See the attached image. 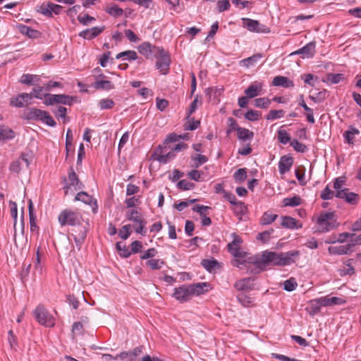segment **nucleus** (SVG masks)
I'll return each instance as SVG.
<instances>
[{"mask_svg":"<svg viewBox=\"0 0 361 361\" xmlns=\"http://www.w3.org/2000/svg\"><path fill=\"white\" fill-rule=\"evenodd\" d=\"M177 187L179 189L183 190H189L193 189L195 187V185H194V183H190L188 180L183 179V180L178 181V183L177 184Z\"/></svg>","mask_w":361,"mask_h":361,"instance_id":"nucleus-59","label":"nucleus"},{"mask_svg":"<svg viewBox=\"0 0 361 361\" xmlns=\"http://www.w3.org/2000/svg\"><path fill=\"white\" fill-rule=\"evenodd\" d=\"M272 85L274 86L283 87L286 88L293 87L294 83L285 76H276L274 78Z\"/></svg>","mask_w":361,"mask_h":361,"instance_id":"nucleus-23","label":"nucleus"},{"mask_svg":"<svg viewBox=\"0 0 361 361\" xmlns=\"http://www.w3.org/2000/svg\"><path fill=\"white\" fill-rule=\"evenodd\" d=\"M271 104V100L266 97L257 98L255 100L256 107L267 109Z\"/></svg>","mask_w":361,"mask_h":361,"instance_id":"nucleus-53","label":"nucleus"},{"mask_svg":"<svg viewBox=\"0 0 361 361\" xmlns=\"http://www.w3.org/2000/svg\"><path fill=\"white\" fill-rule=\"evenodd\" d=\"M116 248L120 252V255L127 258L131 255L130 250L126 245H122L121 243H116Z\"/></svg>","mask_w":361,"mask_h":361,"instance_id":"nucleus-61","label":"nucleus"},{"mask_svg":"<svg viewBox=\"0 0 361 361\" xmlns=\"http://www.w3.org/2000/svg\"><path fill=\"white\" fill-rule=\"evenodd\" d=\"M44 111L37 108H29L24 112V116L27 120L40 121Z\"/></svg>","mask_w":361,"mask_h":361,"instance_id":"nucleus-25","label":"nucleus"},{"mask_svg":"<svg viewBox=\"0 0 361 361\" xmlns=\"http://www.w3.org/2000/svg\"><path fill=\"white\" fill-rule=\"evenodd\" d=\"M290 144V146L298 152L304 153L307 151V147L297 140H293Z\"/></svg>","mask_w":361,"mask_h":361,"instance_id":"nucleus-48","label":"nucleus"},{"mask_svg":"<svg viewBox=\"0 0 361 361\" xmlns=\"http://www.w3.org/2000/svg\"><path fill=\"white\" fill-rule=\"evenodd\" d=\"M155 58L157 59L156 62L157 68L162 74H166L171 63L168 53L163 49V51L160 54H158L157 56H155Z\"/></svg>","mask_w":361,"mask_h":361,"instance_id":"nucleus-9","label":"nucleus"},{"mask_svg":"<svg viewBox=\"0 0 361 361\" xmlns=\"http://www.w3.org/2000/svg\"><path fill=\"white\" fill-rule=\"evenodd\" d=\"M176 157V154L171 149L170 152L164 154H159L157 157V160L159 161L161 163L166 164L170 160L173 159Z\"/></svg>","mask_w":361,"mask_h":361,"instance_id":"nucleus-44","label":"nucleus"},{"mask_svg":"<svg viewBox=\"0 0 361 361\" xmlns=\"http://www.w3.org/2000/svg\"><path fill=\"white\" fill-rule=\"evenodd\" d=\"M262 54H255L252 56L244 59L240 61V65L245 68H249L255 66L262 58Z\"/></svg>","mask_w":361,"mask_h":361,"instance_id":"nucleus-27","label":"nucleus"},{"mask_svg":"<svg viewBox=\"0 0 361 361\" xmlns=\"http://www.w3.org/2000/svg\"><path fill=\"white\" fill-rule=\"evenodd\" d=\"M284 116L283 110H271L265 116L267 120H275Z\"/></svg>","mask_w":361,"mask_h":361,"instance_id":"nucleus-47","label":"nucleus"},{"mask_svg":"<svg viewBox=\"0 0 361 361\" xmlns=\"http://www.w3.org/2000/svg\"><path fill=\"white\" fill-rule=\"evenodd\" d=\"M126 218L129 221H133L135 223H142L145 220L139 212L136 209H132L126 214Z\"/></svg>","mask_w":361,"mask_h":361,"instance_id":"nucleus-37","label":"nucleus"},{"mask_svg":"<svg viewBox=\"0 0 361 361\" xmlns=\"http://www.w3.org/2000/svg\"><path fill=\"white\" fill-rule=\"evenodd\" d=\"M34 316L37 322L45 326L52 327L55 324V319L49 312L42 305L37 307L34 311Z\"/></svg>","mask_w":361,"mask_h":361,"instance_id":"nucleus-5","label":"nucleus"},{"mask_svg":"<svg viewBox=\"0 0 361 361\" xmlns=\"http://www.w3.org/2000/svg\"><path fill=\"white\" fill-rule=\"evenodd\" d=\"M122 57H126V59H128L129 61H133L137 59V54L135 51L128 50L121 52L118 54L116 56L117 59H119Z\"/></svg>","mask_w":361,"mask_h":361,"instance_id":"nucleus-40","label":"nucleus"},{"mask_svg":"<svg viewBox=\"0 0 361 361\" xmlns=\"http://www.w3.org/2000/svg\"><path fill=\"white\" fill-rule=\"evenodd\" d=\"M233 206V210L235 215L243 216V214H245L246 213V211H247L246 206L241 201H238Z\"/></svg>","mask_w":361,"mask_h":361,"instance_id":"nucleus-38","label":"nucleus"},{"mask_svg":"<svg viewBox=\"0 0 361 361\" xmlns=\"http://www.w3.org/2000/svg\"><path fill=\"white\" fill-rule=\"evenodd\" d=\"M317 223L319 226V231L322 233L329 232L339 226L334 212L321 213L317 218Z\"/></svg>","mask_w":361,"mask_h":361,"instance_id":"nucleus-2","label":"nucleus"},{"mask_svg":"<svg viewBox=\"0 0 361 361\" xmlns=\"http://www.w3.org/2000/svg\"><path fill=\"white\" fill-rule=\"evenodd\" d=\"M105 11L108 13L109 15L113 16L114 17L121 16L123 13V9L119 8L117 5H114L112 6L107 7L105 9Z\"/></svg>","mask_w":361,"mask_h":361,"instance_id":"nucleus-50","label":"nucleus"},{"mask_svg":"<svg viewBox=\"0 0 361 361\" xmlns=\"http://www.w3.org/2000/svg\"><path fill=\"white\" fill-rule=\"evenodd\" d=\"M173 296L176 300L182 302L190 300L192 296L190 285H183L178 288H176Z\"/></svg>","mask_w":361,"mask_h":361,"instance_id":"nucleus-11","label":"nucleus"},{"mask_svg":"<svg viewBox=\"0 0 361 361\" xmlns=\"http://www.w3.org/2000/svg\"><path fill=\"white\" fill-rule=\"evenodd\" d=\"M44 104L46 106H51L54 104H62L65 105H71L73 97L66 94H47L44 95Z\"/></svg>","mask_w":361,"mask_h":361,"instance_id":"nucleus-6","label":"nucleus"},{"mask_svg":"<svg viewBox=\"0 0 361 361\" xmlns=\"http://www.w3.org/2000/svg\"><path fill=\"white\" fill-rule=\"evenodd\" d=\"M138 51L146 58H152L157 56L158 54L161 53L163 48L154 46L149 42H143L139 46Z\"/></svg>","mask_w":361,"mask_h":361,"instance_id":"nucleus-7","label":"nucleus"},{"mask_svg":"<svg viewBox=\"0 0 361 361\" xmlns=\"http://www.w3.org/2000/svg\"><path fill=\"white\" fill-rule=\"evenodd\" d=\"M82 220L80 214L75 212L71 209H64L61 211L58 216L59 223L61 226L66 225L76 226Z\"/></svg>","mask_w":361,"mask_h":361,"instance_id":"nucleus-3","label":"nucleus"},{"mask_svg":"<svg viewBox=\"0 0 361 361\" xmlns=\"http://www.w3.org/2000/svg\"><path fill=\"white\" fill-rule=\"evenodd\" d=\"M237 135L239 140L246 141L253 138L254 133L247 128H238Z\"/></svg>","mask_w":361,"mask_h":361,"instance_id":"nucleus-31","label":"nucleus"},{"mask_svg":"<svg viewBox=\"0 0 361 361\" xmlns=\"http://www.w3.org/2000/svg\"><path fill=\"white\" fill-rule=\"evenodd\" d=\"M68 180L70 182L69 185L64 187L66 194L68 193V190L71 189V187H73L75 190H79L83 188L84 185L79 180L77 174L72 168L68 173Z\"/></svg>","mask_w":361,"mask_h":361,"instance_id":"nucleus-12","label":"nucleus"},{"mask_svg":"<svg viewBox=\"0 0 361 361\" xmlns=\"http://www.w3.org/2000/svg\"><path fill=\"white\" fill-rule=\"evenodd\" d=\"M328 251L331 255H348L353 252V248L349 243L344 245L330 246Z\"/></svg>","mask_w":361,"mask_h":361,"instance_id":"nucleus-18","label":"nucleus"},{"mask_svg":"<svg viewBox=\"0 0 361 361\" xmlns=\"http://www.w3.org/2000/svg\"><path fill=\"white\" fill-rule=\"evenodd\" d=\"M343 75L341 73H329L326 75V81L331 84H337L343 79Z\"/></svg>","mask_w":361,"mask_h":361,"instance_id":"nucleus-42","label":"nucleus"},{"mask_svg":"<svg viewBox=\"0 0 361 361\" xmlns=\"http://www.w3.org/2000/svg\"><path fill=\"white\" fill-rule=\"evenodd\" d=\"M252 278H245L238 281L235 283V288L240 291H247L252 290L253 288Z\"/></svg>","mask_w":361,"mask_h":361,"instance_id":"nucleus-21","label":"nucleus"},{"mask_svg":"<svg viewBox=\"0 0 361 361\" xmlns=\"http://www.w3.org/2000/svg\"><path fill=\"white\" fill-rule=\"evenodd\" d=\"M44 91H45V87L37 86V87L33 88L32 98L35 97V98L39 99L44 98V95L47 94V93H44Z\"/></svg>","mask_w":361,"mask_h":361,"instance_id":"nucleus-62","label":"nucleus"},{"mask_svg":"<svg viewBox=\"0 0 361 361\" xmlns=\"http://www.w3.org/2000/svg\"><path fill=\"white\" fill-rule=\"evenodd\" d=\"M297 286H298V284H297L295 279H293V278L286 280L283 283V288L286 291H293V290L295 289Z\"/></svg>","mask_w":361,"mask_h":361,"instance_id":"nucleus-60","label":"nucleus"},{"mask_svg":"<svg viewBox=\"0 0 361 361\" xmlns=\"http://www.w3.org/2000/svg\"><path fill=\"white\" fill-rule=\"evenodd\" d=\"M53 113L55 114L56 118H63L64 123L69 121V119L66 118L67 109L64 106H59L56 111L53 110Z\"/></svg>","mask_w":361,"mask_h":361,"instance_id":"nucleus-55","label":"nucleus"},{"mask_svg":"<svg viewBox=\"0 0 361 361\" xmlns=\"http://www.w3.org/2000/svg\"><path fill=\"white\" fill-rule=\"evenodd\" d=\"M62 9L63 7L61 6L49 2L47 5L43 4L40 6L37 11L46 16L52 17L53 14H60Z\"/></svg>","mask_w":361,"mask_h":361,"instance_id":"nucleus-10","label":"nucleus"},{"mask_svg":"<svg viewBox=\"0 0 361 361\" xmlns=\"http://www.w3.org/2000/svg\"><path fill=\"white\" fill-rule=\"evenodd\" d=\"M16 136L15 132L4 125H0V142L12 140Z\"/></svg>","mask_w":361,"mask_h":361,"instance_id":"nucleus-26","label":"nucleus"},{"mask_svg":"<svg viewBox=\"0 0 361 361\" xmlns=\"http://www.w3.org/2000/svg\"><path fill=\"white\" fill-rule=\"evenodd\" d=\"M146 264L149 266L153 270L160 269L164 264V262L161 259H149L146 262Z\"/></svg>","mask_w":361,"mask_h":361,"instance_id":"nucleus-52","label":"nucleus"},{"mask_svg":"<svg viewBox=\"0 0 361 361\" xmlns=\"http://www.w3.org/2000/svg\"><path fill=\"white\" fill-rule=\"evenodd\" d=\"M281 226L284 228L290 229L300 228L302 227V224L298 221L293 217L288 216L282 217Z\"/></svg>","mask_w":361,"mask_h":361,"instance_id":"nucleus-22","label":"nucleus"},{"mask_svg":"<svg viewBox=\"0 0 361 361\" xmlns=\"http://www.w3.org/2000/svg\"><path fill=\"white\" fill-rule=\"evenodd\" d=\"M360 131L356 128L353 126H350L349 130L345 131L343 134V137L345 138V141L348 144H353L354 136L359 135Z\"/></svg>","mask_w":361,"mask_h":361,"instance_id":"nucleus-32","label":"nucleus"},{"mask_svg":"<svg viewBox=\"0 0 361 361\" xmlns=\"http://www.w3.org/2000/svg\"><path fill=\"white\" fill-rule=\"evenodd\" d=\"M301 198L299 196H294L293 197H287L283 200L285 206L295 207L301 204Z\"/></svg>","mask_w":361,"mask_h":361,"instance_id":"nucleus-45","label":"nucleus"},{"mask_svg":"<svg viewBox=\"0 0 361 361\" xmlns=\"http://www.w3.org/2000/svg\"><path fill=\"white\" fill-rule=\"evenodd\" d=\"M238 300L244 307H248L252 304V298L245 293H240L238 295Z\"/></svg>","mask_w":361,"mask_h":361,"instance_id":"nucleus-51","label":"nucleus"},{"mask_svg":"<svg viewBox=\"0 0 361 361\" xmlns=\"http://www.w3.org/2000/svg\"><path fill=\"white\" fill-rule=\"evenodd\" d=\"M88 226V221H86L85 224H82L80 221V223L74 226V228L72 229L71 235L73 236L75 245L79 250L86 238Z\"/></svg>","mask_w":361,"mask_h":361,"instance_id":"nucleus-4","label":"nucleus"},{"mask_svg":"<svg viewBox=\"0 0 361 361\" xmlns=\"http://www.w3.org/2000/svg\"><path fill=\"white\" fill-rule=\"evenodd\" d=\"M315 42H311L307 44L305 47L298 50L293 52L291 54H302V57L304 58H311L314 56L315 53Z\"/></svg>","mask_w":361,"mask_h":361,"instance_id":"nucleus-17","label":"nucleus"},{"mask_svg":"<svg viewBox=\"0 0 361 361\" xmlns=\"http://www.w3.org/2000/svg\"><path fill=\"white\" fill-rule=\"evenodd\" d=\"M323 305L321 304V298L311 300L306 307V310L310 315H314L320 312L321 307Z\"/></svg>","mask_w":361,"mask_h":361,"instance_id":"nucleus-28","label":"nucleus"},{"mask_svg":"<svg viewBox=\"0 0 361 361\" xmlns=\"http://www.w3.org/2000/svg\"><path fill=\"white\" fill-rule=\"evenodd\" d=\"M20 31L22 34H24L30 38H37L39 34L37 30H35L27 25H20Z\"/></svg>","mask_w":361,"mask_h":361,"instance_id":"nucleus-36","label":"nucleus"},{"mask_svg":"<svg viewBox=\"0 0 361 361\" xmlns=\"http://www.w3.org/2000/svg\"><path fill=\"white\" fill-rule=\"evenodd\" d=\"M298 104L300 106H302L306 111L305 116H306L307 121L310 122V123H314L315 122V120L314 118L313 110L306 104V103L304 100L303 94H300L299 96Z\"/></svg>","mask_w":361,"mask_h":361,"instance_id":"nucleus-24","label":"nucleus"},{"mask_svg":"<svg viewBox=\"0 0 361 361\" xmlns=\"http://www.w3.org/2000/svg\"><path fill=\"white\" fill-rule=\"evenodd\" d=\"M277 216H278L276 214H274L269 212H264L260 219V223L262 225L270 224L276 219Z\"/></svg>","mask_w":361,"mask_h":361,"instance_id":"nucleus-39","label":"nucleus"},{"mask_svg":"<svg viewBox=\"0 0 361 361\" xmlns=\"http://www.w3.org/2000/svg\"><path fill=\"white\" fill-rule=\"evenodd\" d=\"M246 169H239L233 174V178L237 183H243L247 178Z\"/></svg>","mask_w":361,"mask_h":361,"instance_id":"nucleus-41","label":"nucleus"},{"mask_svg":"<svg viewBox=\"0 0 361 361\" xmlns=\"http://www.w3.org/2000/svg\"><path fill=\"white\" fill-rule=\"evenodd\" d=\"M93 87L97 90H110L114 88V85L109 80H97Z\"/></svg>","mask_w":361,"mask_h":361,"instance_id":"nucleus-34","label":"nucleus"},{"mask_svg":"<svg viewBox=\"0 0 361 361\" xmlns=\"http://www.w3.org/2000/svg\"><path fill=\"white\" fill-rule=\"evenodd\" d=\"M105 30V26L93 27L90 29L84 30L79 33V36L85 39H92L99 36Z\"/></svg>","mask_w":361,"mask_h":361,"instance_id":"nucleus-14","label":"nucleus"},{"mask_svg":"<svg viewBox=\"0 0 361 361\" xmlns=\"http://www.w3.org/2000/svg\"><path fill=\"white\" fill-rule=\"evenodd\" d=\"M278 140L279 141L286 145L289 142H291V139L290 135L288 134L286 130L283 129H279L278 131Z\"/></svg>","mask_w":361,"mask_h":361,"instance_id":"nucleus-46","label":"nucleus"},{"mask_svg":"<svg viewBox=\"0 0 361 361\" xmlns=\"http://www.w3.org/2000/svg\"><path fill=\"white\" fill-rule=\"evenodd\" d=\"M336 197L344 199L348 203L351 204H355L357 202L358 195L352 192H350L348 188H344L343 191H339L336 193Z\"/></svg>","mask_w":361,"mask_h":361,"instance_id":"nucleus-16","label":"nucleus"},{"mask_svg":"<svg viewBox=\"0 0 361 361\" xmlns=\"http://www.w3.org/2000/svg\"><path fill=\"white\" fill-rule=\"evenodd\" d=\"M300 255L298 250H291L286 252L277 253L269 250L264 251L261 255H257L250 259V263L255 268L253 271L259 273L264 271L269 265L286 266L295 262V259Z\"/></svg>","mask_w":361,"mask_h":361,"instance_id":"nucleus-1","label":"nucleus"},{"mask_svg":"<svg viewBox=\"0 0 361 361\" xmlns=\"http://www.w3.org/2000/svg\"><path fill=\"white\" fill-rule=\"evenodd\" d=\"M11 215L14 219V240H16V231H17V227H18V222H17V217H18V210H17V205L15 202H11Z\"/></svg>","mask_w":361,"mask_h":361,"instance_id":"nucleus-43","label":"nucleus"},{"mask_svg":"<svg viewBox=\"0 0 361 361\" xmlns=\"http://www.w3.org/2000/svg\"><path fill=\"white\" fill-rule=\"evenodd\" d=\"M75 200L76 201H82V202L90 204L92 207V212L96 213L97 212V204L95 200L90 195H89L85 192H78L75 197Z\"/></svg>","mask_w":361,"mask_h":361,"instance_id":"nucleus-15","label":"nucleus"},{"mask_svg":"<svg viewBox=\"0 0 361 361\" xmlns=\"http://www.w3.org/2000/svg\"><path fill=\"white\" fill-rule=\"evenodd\" d=\"M32 99V93H21L18 94L16 98H13L11 100V104L16 107H23L28 104H30V101Z\"/></svg>","mask_w":361,"mask_h":361,"instance_id":"nucleus-13","label":"nucleus"},{"mask_svg":"<svg viewBox=\"0 0 361 361\" xmlns=\"http://www.w3.org/2000/svg\"><path fill=\"white\" fill-rule=\"evenodd\" d=\"M243 22L245 27L250 32H255L257 33H269L270 32L269 28L261 24L259 21L255 20H252L250 18H243Z\"/></svg>","mask_w":361,"mask_h":361,"instance_id":"nucleus-8","label":"nucleus"},{"mask_svg":"<svg viewBox=\"0 0 361 361\" xmlns=\"http://www.w3.org/2000/svg\"><path fill=\"white\" fill-rule=\"evenodd\" d=\"M336 196L333 190H331L329 185H326L325 188L322 191L320 194V197L322 200H331L333 197Z\"/></svg>","mask_w":361,"mask_h":361,"instance_id":"nucleus-57","label":"nucleus"},{"mask_svg":"<svg viewBox=\"0 0 361 361\" xmlns=\"http://www.w3.org/2000/svg\"><path fill=\"white\" fill-rule=\"evenodd\" d=\"M321 298V304L323 305V306H331L334 305H341L343 304L345 301L338 297H322Z\"/></svg>","mask_w":361,"mask_h":361,"instance_id":"nucleus-30","label":"nucleus"},{"mask_svg":"<svg viewBox=\"0 0 361 361\" xmlns=\"http://www.w3.org/2000/svg\"><path fill=\"white\" fill-rule=\"evenodd\" d=\"M262 84L261 82H255L252 83L245 90V94L247 98L252 99L259 94L262 90Z\"/></svg>","mask_w":361,"mask_h":361,"instance_id":"nucleus-19","label":"nucleus"},{"mask_svg":"<svg viewBox=\"0 0 361 361\" xmlns=\"http://www.w3.org/2000/svg\"><path fill=\"white\" fill-rule=\"evenodd\" d=\"M354 235H355L354 233L344 232V233H340L337 238H334V240H325V243L326 244H333L335 243H344L346 240V239L348 238H350L352 239V238Z\"/></svg>","mask_w":361,"mask_h":361,"instance_id":"nucleus-35","label":"nucleus"},{"mask_svg":"<svg viewBox=\"0 0 361 361\" xmlns=\"http://www.w3.org/2000/svg\"><path fill=\"white\" fill-rule=\"evenodd\" d=\"M78 20L80 24L87 26L89 25L92 22L95 21V18L88 14H86L84 16H78Z\"/></svg>","mask_w":361,"mask_h":361,"instance_id":"nucleus-63","label":"nucleus"},{"mask_svg":"<svg viewBox=\"0 0 361 361\" xmlns=\"http://www.w3.org/2000/svg\"><path fill=\"white\" fill-rule=\"evenodd\" d=\"M40 121L51 127H54L56 125V123L53 119V118L49 114L48 112L45 111H44Z\"/></svg>","mask_w":361,"mask_h":361,"instance_id":"nucleus-56","label":"nucleus"},{"mask_svg":"<svg viewBox=\"0 0 361 361\" xmlns=\"http://www.w3.org/2000/svg\"><path fill=\"white\" fill-rule=\"evenodd\" d=\"M207 286H208V284L207 283H197L194 284H190V287L191 290L192 296L194 295H199L200 294L204 293L205 292L204 288Z\"/></svg>","mask_w":361,"mask_h":361,"instance_id":"nucleus-33","label":"nucleus"},{"mask_svg":"<svg viewBox=\"0 0 361 361\" xmlns=\"http://www.w3.org/2000/svg\"><path fill=\"white\" fill-rule=\"evenodd\" d=\"M201 264L209 272H212L218 265V262L215 259H203Z\"/></svg>","mask_w":361,"mask_h":361,"instance_id":"nucleus-49","label":"nucleus"},{"mask_svg":"<svg viewBox=\"0 0 361 361\" xmlns=\"http://www.w3.org/2000/svg\"><path fill=\"white\" fill-rule=\"evenodd\" d=\"M261 114L255 110L250 109L245 114V118L251 121H258Z\"/></svg>","mask_w":361,"mask_h":361,"instance_id":"nucleus-58","label":"nucleus"},{"mask_svg":"<svg viewBox=\"0 0 361 361\" xmlns=\"http://www.w3.org/2000/svg\"><path fill=\"white\" fill-rule=\"evenodd\" d=\"M40 78L37 75L23 74L20 80L22 84L28 85H37Z\"/></svg>","mask_w":361,"mask_h":361,"instance_id":"nucleus-29","label":"nucleus"},{"mask_svg":"<svg viewBox=\"0 0 361 361\" xmlns=\"http://www.w3.org/2000/svg\"><path fill=\"white\" fill-rule=\"evenodd\" d=\"M114 104V102L111 99H102L98 103V106L102 110L112 109Z\"/></svg>","mask_w":361,"mask_h":361,"instance_id":"nucleus-54","label":"nucleus"},{"mask_svg":"<svg viewBox=\"0 0 361 361\" xmlns=\"http://www.w3.org/2000/svg\"><path fill=\"white\" fill-rule=\"evenodd\" d=\"M293 164V159L290 156H283L279 162V171L281 174H284L289 171Z\"/></svg>","mask_w":361,"mask_h":361,"instance_id":"nucleus-20","label":"nucleus"},{"mask_svg":"<svg viewBox=\"0 0 361 361\" xmlns=\"http://www.w3.org/2000/svg\"><path fill=\"white\" fill-rule=\"evenodd\" d=\"M326 91L324 90L323 92H317L315 95L310 94L309 96V98L315 103H319L324 100V99L326 98Z\"/></svg>","mask_w":361,"mask_h":361,"instance_id":"nucleus-64","label":"nucleus"}]
</instances>
